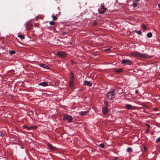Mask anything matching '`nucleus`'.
Instances as JSON below:
<instances>
[{"instance_id":"obj_41","label":"nucleus","mask_w":160,"mask_h":160,"mask_svg":"<svg viewBox=\"0 0 160 160\" xmlns=\"http://www.w3.org/2000/svg\"><path fill=\"white\" fill-rule=\"evenodd\" d=\"M66 33L64 32V33H63V34L64 35L66 34Z\"/></svg>"},{"instance_id":"obj_2","label":"nucleus","mask_w":160,"mask_h":160,"mask_svg":"<svg viewBox=\"0 0 160 160\" xmlns=\"http://www.w3.org/2000/svg\"><path fill=\"white\" fill-rule=\"evenodd\" d=\"M70 79L69 80V86L71 88L73 87L74 86L73 82L75 80L74 76L73 73L71 72L70 74Z\"/></svg>"},{"instance_id":"obj_27","label":"nucleus","mask_w":160,"mask_h":160,"mask_svg":"<svg viewBox=\"0 0 160 160\" xmlns=\"http://www.w3.org/2000/svg\"><path fill=\"white\" fill-rule=\"evenodd\" d=\"M132 5L134 7H137V2H134L132 4Z\"/></svg>"},{"instance_id":"obj_10","label":"nucleus","mask_w":160,"mask_h":160,"mask_svg":"<svg viewBox=\"0 0 160 160\" xmlns=\"http://www.w3.org/2000/svg\"><path fill=\"white\" fill-rule=\"evenodd\" d=\"M84 83L86 86H87L89 87H91L92 86V83L90 82L87 80L84 81Z\"/></svg>"},{"instance_id":"obj_13","label":"nucleus","mask_w":160,"mask_h":160,"mask_svg":"<svg viewBox=\"0 0 160 160\" xmlns=\"http://www.w3.org/2000/svg\"><path fill=\"white\" fill-rule=\"evenodd\" d=\"M48 148H50L52 150H54L55 149V147H53L52 145L49 143H48Z\"/></svg>"},{"instance_id":"obj_20","label":"nucleus","mask_w":160,"mask_h":160,"mask_svg":"<svg viewBox=\"0 0 160 160\" xmlns=\"http://www.w3.org/2000/svg\"><path fill=\"white\" fill-rule=\"evenodd\" d=\"M123 71V69L121 68H119L118 69H117L115 70V71L116 72H122Z\"/></svg>"},{"instance_id":"obj_42","label":"nucleus","mask_w":160,"mask_h":160,"mask_svg":"<svg viewBox=\"0 0 160 160\" xmlns=\"http://www.w3.org/2000/svg\"><path fill=\"white\" fill-rule=\"evenodd\" d=\"M155 110H157V108H155Z\"/></svg>"},{"instance_id":"obj_4","label":"nucleus","mask_w":160,"mask_h":160,"mask_svg":"<svg viewBox=\"0 0 160 160\" xmlns=\"http://www.w3.org/2000/svg\"><path fill=\"white\" fill-rule=\"evenodd\" d=\"M121 63L125 65H131L132 64V62L128 59H123L121 61Z\"/></svg>"},{"instance_id":"obj_40","label":"nucleus","mask_w":160,"mask_h":160,"mask_svg":"<svg viewBox=\"0 0 160 160\" xmlns=\"http://www.w3.org/2000/svg\"><path fill=\"white\" fill-rule=\"evenodd\" d=\"M117 158H118L117 157H115V160H116Z\"/></svg>"},{"instance_id":"obj_36","label":"nucleus","mask_w":160,"mask_h":160,"mask_svg":"<svg viewBox=\"0 0 160 160\" xmlns=\"http://www.w3.org/2000/svg\"><path fill=\"white\" fill-rule=\"evenodd\" d=\"M143 106H144V107L146 108H148V106L145 105H143Z\"/></svg>"},{"instance_id":"obj_25","label":"nucleus","mask_w":160,"mask_h":160,"mask_svg":"<svg viewBox=\"0 0 160 160\" xmlns=\"http://www.w3.org/2000/svg\"><path fill=\"white\" fill-rule=\"evenodd\" d=\"M135 32L138 33V35H140L142 34L141 31L140 30L139 31H135Z\"/></svg>"},{"instance_id":"obj_3","label":"nucleus","mask_w":160,"mask_h":160,"mask_svg":"<svg viewBox=\"0 0 160 160\" xmlns=\"http://www.w3.org/2000/svg\"><path fill=\"white\" fill-rule=\"evenodd\" d=\"M63 119L64 121L67 120L68 122H71L72 121L73 119L71 115H69L67 114H65L63 115Z\"/></svg>"},{"instance_id":"obj_38","label":"nucleus","mask_w":160,"mask_h":160,"mask_svg":"<svg viewBox=\"0 0 160 160\" xmlns=\"http://www.w3.org/2000/svg\"><path fill=\"white\" fill-rule=\"evenodd\" d=\"M146 149H147V148L146 147H144V150H146Z\"/></svg>"},{"instance_id":"obj_9","label":"nucleus","mask_w":160,"mask_h":160,"mask_svg":"<svg viewBox=\"0 0 160 160\" xmlns=\"http://www.w3.org/2000/svg\"><path fill=\"white\" fill-rule=\"evenodd\" d=\"M107 108L106 107H103L102 108V110L104 114H106L108 112Z\"/></svg>"},{"instance_id":"obj_5","label":"nucleus","mask_w":160,"mask_h":160,"mask_svg":"<svg viewBox=\"0 0 160 160\" xmlns=\"http://www.w3.org/2000/svg\"><path fill=\"white\" fill-rule=\"evenodd\" d=\"M57 55L61 58H65L66 57V54L62 51L58 52L57 53Z\"/></svg>"},{"instance_id":"obj_34","label":"nucleus","mask_w":160,"mask_h":160,"mask_svg":"<svg viewBox=\"0 0 160 160\" xmlns=\"http://www.w3.org/2000/svg\"><path fill=\"white\" fill-rule=\"evenodd\" d=\"M140 0H135V2H137L139 1Z\"/></svg>"},{"instance_id":"obj_21","label":"nucleus","mask_w":160,"mask_h":160,"mask_svg":"<svg viewBox=\"0 0 160 160\" xmlns=\"http://www.w3.org/2000/svg\"><path fill=\"white\" fill-rule=\"evenodd\" d=\"M18 37L19 38L21 39H24L25 38L21 34H19L18 35Z\"/></svg>"},{"instance_id":"obj_14","label":"nucleus","mask_w":160,"mask_h":160,"mask_svg":"<svg viewBox=\"0 0 160 160\" xmlns=\"http://www.w3.org/2000/svg\"><path fill=\"white\" fill-rule=\"evenodd\" d=\"M40 67H42L43 68H48V65L44 64L43 63H41L40 64Z\"/></svg>"},{"instance_id":"obj_18","label":"nucleus","mask_w":160,"mask_h":160,"mask_svg":"<svg viewBox=\"0 0 160 160\" xmlns=\"http://www.w3.org/2000/svg\"><path fill=\"white\" fill-rule=\"evenodd\" d=\"M147 36L148 38H150L152 36V34L151 32H149L147 34Z\"/></svg>"},{"instance_id":"obj_28","label":"nucleus","mask_w":160,"mask_h":160,"mask_svg":"<svg viewBox=\"0 0 160 160\" xmlns=\"http://www.w3.org/2000/svg\"><path fill=\"white\" fill-rule=\"evenodd\" d=\"M55 23V22L53 21H50L49 22V24L51 25H54Z\"/></svg>"},{"instance_id":"obj_29","label":"nucleus","mask_w":160,"mask_h":160,"mask_svg":"<svg viewBox=\"0 0 160 160\" xmlns=\"http://www.w3.org/2000/svg\"><path fill=\"white\" fill-rule=\"evenodd\" d=\"M160 141V137L159 138H158L156 141V143H158Z\"/></svg>"},{"instance_id":"obj_12","label":"nucleus","mask_w":160,"mask_h":160,"mask_svg":"<svg viewBox=\"0 0 160 160\" xmlns=\"http://www.w3.org/2000/svg\"><path fill=\"white\" fill-rule=\"evenodd\" d=\"M38 85L39 86H42L43 87H46L48 86V84L47 82H41L39 83L38 84Z\"/></svg>"},{"instance_id":"obj_1","label":"nucleus","mask_w":160,"mask_h":160,"mask_svg":"<svg viewBox=\"0 0 160 160\" xmlns=\"http://www.w3.org/2000/svg\"><path fill=\"white\" fill-rule=\"evenodd\" d=\"M115 90L113 89H111L106 95L107 97L110 100H112L115 97Z\"/></svg>"},{"instance_id":"obj_22","label":"nucleus","mask_w":160,"mask_h":160,"mask_svg":"<svg viewBox=\"0 0 160 160\" xmlns=\"http://www.w3.org/2000/svg\"><path fill=\"white\" fill-rule=\"evenodd\" d=\"M104 105H105V106L104 107H108V101H104Z\"/></svg>"},{"instance_id":"obj_7","label":"nucleus","mask_w":160,"mask_h":160,"mask_svg":"<svg viewBox=\"0 0 160 160\" xmlns=\"http://www.w3.org/2000/svg\"><path fill=\"white\" fill-rule=\"evenodd\" d=\"M101 9L99 11V13L100 14L104 13L107 10V8L103 4L101 5Z\"/></svg>"},{"instance_id":"obj_15","label":"nucleus","mask_w":160,"mask_h":160,"mask_svg":"<svg viewBox=\"0 0 160 160\" xmlns=\"http://www.w3.org/2000/svg\"><path fill=\"white\" fill-rule=\"evenodd\" d=\"M88 111H82L80 112V114L81 116H84L88 113Z\"/></svg>"},{"instance_id":"obj_24","label":"nucleus","mask_w":160,"mask_h":160,"mask_svg":"<svg viewBox=\"0 0 160 160\" xmlns=\"http://www.w3.org/2000/svg\"><path fill=\"white\" fill-rule=\"evenodd\" d=\"M52 17L53 18V20H56L57 19V17L54 15L53 14L52 15Z\"/></svg>"},{"instance_id":"obj_23","label":"nucleus","mask_w":160,"mask_h":160,"mask_svg":"<svg viewBox=\"0 0 160 160\" xmlns=\"http://www.w3.org/2000/svg\"><path fill=\"white\" fill-rule=\"evenodd\" d=\"M9 53L11 55L14 54L15 53V51L14 50L10 51Z\"/></svg>"},{"instance_id":"obj_37","label":"nucleus","mask_w":160,"mask_h":160,"mask_svg":"<svg viewBox=\"0 0 160 160\" xmlns=\"http://www.w3.org/2000/svg\"><path fill=\"white\" fill-rule=\"evenodd\" d=\"M158 7L159 8H160V3H158Z\"/></svg>"},{"instance_id":"obj_39","label":"nucleus","mask_w":160,"mask_h":160,"mask_svg":"<svg viewBox=\"0 0 160 160\" xmlns=\"http://www.w3.org/2000/svg\"><path fill=\"white\" fill-rule=\"evenodd\" d=\"M94 25H97V23H96L95 22H94Z\"/></svg>"},{"instance_id":"obj_31","label":"nucleus","mask_w":160,"mask_h":160,"mask_svg":"<svg viewBox=\"0 0 160 160\" xmlns=\"http://www.w3.org/2000/svg\"><path fill=\"white\" fill-rule=\"evenodd\" d=\"M143 28H144L145 29H147V27H146V26L144 25H143Z\"/></svg>"},{"instance_id":"obj_30","label":"nucleus","mask_w":160,"mask_h":160,"mask_svg":"<svg viewBox=\"0 0 160 160\" xmlns=\"http://www.w3.org/2000/svg\"><path fill=\"white\" fill-rule=\"evenodd\" d=\"M0 136L1 137H2L3 136V134L2 132H1L0 134Z\"/></svg>"},{"instance_id":"obj_35","label":"nucleus","mask_w":160,"mask_h":160,"mask_svg":"<svg viewBox=\"0 0 160 160\" xmlns=\"http://www.w3.org/2000/svg\"><path fill=\"white\" fill-rule=\"evenodd\" d=\"M138 90H136L135 91V93L136 94H137L138 93Z\"/></svg>"},{"instance_id":"obj_8","label":"nucleus","mask_w":160,"mask_h":160,"mask_svg":"<svg viewBox=\"0 0 160 160\" xmlns=\"http://www.w3.org/2000/svg\"><path fill=\"white\" fill-rule=\"evenodd\" d=\"M126 108L129 110H134L135 109V108L134 106H132L130 104H127L126 105Z\"/></svg>"},{"instance_id":"obj_26","label":"nucleus","mask_w":160,"mask_h":160,"mask_svg":"<svg viewBox=\"0 0 160 160\" xmlns=\"http://www.w3.org/2000/svg\"><path fill=\"white\" fill-rule=\"evenodd\" d=\"M99 146L101 148H103L104 147V145L103 143H102L99 145Z\"/></svg>"},{"instance_id":"obj_6","label":"nucleus","mask_w":160,"mask_h":160,"mask_svg":"<svg viewBox=\"0 0 160 160\" xmlns=\"http://www.w3.org/2000/svg\"><path fill=\"white\" fill-rule=\"evenodd\" d=\"M132 55L139 57H144V55L143 54H141L138 52L132 53Z\"/></svg>"},{"instance_id":"obj_33","label":"nucleus","mask_w":160,"mask_h":160,"mask_svg":"<svg viewBox=\"0 0 160 160\" xmlns=\"http://www.w3.org/2000/svg\"><path fill=\"white\" fill-rule=\"evenodd\" d=\"M32 127V129H34L36 128H37V126H35V127Z\"/></svg>"},{"instance_id":"obj_19","label":"nucleus","mask_w":160,"mask_h":160,"mask_svg":"<svg viewBox=\"0 0 160 160\" xmlns=\"http://www.w3.org/2000/svg\"><path fill=\"white\" fill-rule=\"evenodd\" d=\"M132 149L130 148L129 147L126 150V151L128 152H132Z\"/></svg>"},{"instance_id":"obj_32","label":"nucleus","mask_w":160,"mask_h":160,"mask_svg":"<svg viewBox=\"0 0 160 160\" xmlns=\"http://www.w3.org/2000/svg\"><path fill=\"white\" fill-rule=\"evenodd\" d=\"M110 50V48H108L107 49H106L105 50V51H109Z\"/></svg>"},{"instance_id":"obj_16","label":"nucleus","mask_w":160,"mask_h":160,"mask_svg":"<svg viewBox=\"0 0 160 160\" xmlns=\"http://www.w3.org/2000/svg\"><path fill=\"white\" fill-rule=\"evenodd\" d=\"M23 127L24 128L27 129V130H31L32 128V126H31L30 127H29L28 126H23Z\"/></svg>"},{"instance_id":"obj_11","label":"nucleus","mask_w":160,"mask_h":160,"mask_svg":"<svg viewBox=\"0 0 160 160\" xmlns=\"http://www.w3.org/2000/svg\"><path fill=\"white\" fill-rule=\"evenodd\" d=\"M26 27L27 30H28L30 29L31 27L30 22H28L26 23Z\"/></svg>"},{"instance_id":"obj_17","label":"nucleus","mask_w":160,"mask_h":160,"mask_svg":"<svg viewBox=\"0 0 160 160\" xmlns=\"http://www.w3.org/2000/svg\"><path fill=\"white\" fill-rule=\"evenodd\" d=\"M146 125L147 126V130L146 131V132L148 133V132L150 128V126L149 124H146Z\"/></svg>"}]
</instances>
